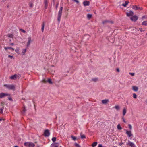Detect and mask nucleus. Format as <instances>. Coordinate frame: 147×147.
Returning <instances> with one entry per match:
<instances>
[{"mask_svg": "<svg viewBox=\"0 0 147 147\" xmlns=\"http://www.w3.org/2000/svg\"><path fill=\"white\" fill-rule=\"evenodd\" d=\"M24 145L27 147H34L35 146L34 143L30 142H26L24 143Z\"/></svg>", "mask_w": 147, "mask_h": 147, "instance_id": "f257e3e1", "label": "nucleus"}, {"mask_svg": "<svg viewBox=\"0 0 147 147\" xmlns=\"http://www.w3.org/2000/svg\"><path fill=\"white\" fill-rule=\"evenodd\" d=\"M63 9V8L62 7H61L58 13V20L59 22L60 21V18L62 15Z\"/></svg>", "mask_w": 147, "mask_h": 147, "instance_id": "f03ea898", "label": "nucleus"}, {"mask_svg": "<svg viewBox=\"0 0 147 147\" xmlns=\"http://www.w3.org/2000/svg\"><path fill=\"white\" fill-rule=\"evenodd\" d=\"M4 86L6 87L7 88L10 90H14L15 89V86L13 85H8L5 84L4 85Z\"/></svg>", "mask_w": 147, "mask_h": 147, "instance_id": "7ed1b4c3", "label": "nucleus"}, {"mask_svg": "<svg viewBox=\"0 0 147 147\" xmlns=\"http://www.w3.org/2000/svg\"><path fill=\"white\" fill-rule=\"evenodd\" d=\"M27 40L28 41L27 42L26 46L27 47H29L30 46V43L32 42L33 40L32 39L31 37L30 36L28 38Z\"/></svg>", "mask_w": 147, "mask_h": 147, "instance_id": "20e7f679", "label": "nucleus"}, {"mask_svg": "<svg viewBox=\"0 0 147 147\" xmlns=\"http://www.w3.org/2000/svg\"><path fill=\"white\" fill-rule=\"evenodd\" d=\"M127 145L129 146L130 147H136V146L133 142L128 140V142L126 143Z\"/></svg>", "mask_w": 147, "mask_h": 147, "instance_id": "39448f33", "label": "nucleus"}, {"mask_svg": "<svg viewBox=\"0 0 147 147\" xmlns=\"http://www.w3.org/2000/svg\"><path fill=\"white\" fill-rule=\"evenodd\" d=\"M138 17L136 15L132 16L130 18L131 20L134 22L136 21L138 19Z\"/></svg>", "mask_w": 147, "mask_h": 147, "instance_id": "423d86ee", "label": "nucleus"}, {"mask_svg": "<svg viewBox=\"0 0 147 147\" xmlns=\"http://www.w3.org/2000/svg\"><path fill=\"white\" fill-rule=\"evenodd\" d=\"M50 133L49 130L48 129L46 130L44 132V135L45 136L47 137L49 136Z\"/></svg>", "mask_w": 147, "mask_h": 147, "instance_id": "0eeeda50", "label": "nucleus"}, {"mask_svg": "<svg viewBox=\"0 0 147 147\" xmlns=\"http://www.w3.org/2000/svg\"><path fill=\"white\" fill-rule=\"evenodd\" d=\"M133 12L131 11H129L127 13V15L128 17H131L133 16Z\"/></svg>", "mask_w": 147, "mask_h": 147, "instance_id": "6e6552de", "label": "nucleus"}, {"mask_svg": "<svg viewBox=\"0 0 147 147\" xmlns=\"http://www.w3.org/2000/svg\"><path fill=\"white\" fill-rule=\"evenodd\" d=\"M18 77V76L17 74H14L10 76L9 78L12 80H16L17 79Z\"/></svg>", "mask_w": 147, "mask_h": 147, "instance_id": "1a4fd4ad", "label": "nucleus"}, {"mask_svg": "<svg viewBox=\"0 0 147 147\" xmlns=\"http://www.w3.org/2000/svg\"><path fill=\"white\" fill-rule=\"evenodd\" d=\"M8 95V94H7L1 93H0V98H1Z\"/></svg>", "mask_w": 147, "mask_h": 147, "instance_id": "9d476101", "label": "nucleus"}, {"mask_svg": "<svg viewBox=\"0 0 147 147\" xmlns=\"http://www.w3.org/2000/svg\"><path fill=\"white\" fill-rule=\"evenodd\" d=\"M132 7L133 9L136 10L138 9H142V8L140 7H137L136 6V5H133L132 6Z\"/></svg>", "mask_w": 147, "mask_h": 147, "instance_id": "9b49d317", "label": "nucleus"}, {"mask_svg": "<svg viewBox=\"0 0 147 147\" xmlns=\"http://www.w3.org/2000/svg\"><path fill=\"white\" fill-rule=\"evenodd\" d=\"M132 89L134 91L137 92L138 90V87L137 86H133L132 87Z\"/></svg>", "mask_w": 147, "mask_h": 147, "instance_id": "f8f14e48", "label": "nucleus"}, {"mask_svg": "<svg viewBox=\"0 0 147 147\" xmlns=\"http://www.w3.org/2000/svg\"><path fill=\"white\" fill-rule=\"evenodd\" d=\"M126 133L127 134L128 136L129 137H131L132 135L131 131H128L127 130H126Z\"/></svg>", "mask_w": 147, "mask_h": 147, "instance_id": "ddd939ff", "label": "nucleus"}, {"mask_svg": "<svg viewBox=\"0 0 147 147\" xmlns=\"http://www.w3.org/2000/svg\"><path fill=\"white\" fill-rule=\"evenodd\" d=\"M127 111V108L126 107H124L123 109V115L124 116L126 114Z\"/></svg>", "mask_w": 147, "mask_h": 147, "instance_id": "4468645a", "label": "nucleus"}, {"mask_svg": "<svg viewBox=\"0 0 147 147\" xmlns=\"http://www.w3.org/2000/svg\"><path fill=\"white\" fill-rule=\"evenodd\" d=\"M90 2L89 1H84L83 2V4L84 6H88L89 5Z\"/></svg>", "mask_w": 147, "mask_h": 147, "instance_id": "2eb2a0df", "label": "nucleus"}, {"mask_svg": "<svg viewBox=\"0 0 147 147\" xmlns=\"http://www.w3.org/2000/svg\"><path fill=\"white\" fill-rule=\"evenodd\" d=\"M109 102L108 99H105L102 101V103L104 104H106Z\"/></svg>", "mask_w": 147, "mask_h": 147, "instance_id": "dca6fc26", "label": "nucleus"}, {"mask_svg": "<svg viewBox=\"0 0 147 147\" xmlns=\"http://www.w3.org/2000/svg\"><path fill=\"white\" fill-rule=\"evenodd\" d=\"M45 4V9H47L48 6V2L47 0H45L44 1Z\"/></svg>", "mask_w": 147, "mask_h": 147, "instance_id": "f3484780", "label": "nucleus"}, {"mask_svg": "<svg viewBox=\"0 0 147 147\" xmlns=\"http://www.w3.org/2000/svg\"><path fill=\"white\" fill-rule=\"evenodd\" d=\"M129 3V1H125V3H123L122 4V5L124 7H126V6L128 5Z\"/></svg>", "mask_w": 147, "mask_h": 147, "instance_id": "a211bd4d", "label": "nucleus"}, {"mask_svg": "<svg viewBox=\"0 0 147 147\" xmlns=\"http://www.w3.org/2000/svg\"><path fill=\"white\" fill-rule=\"evenodd\" d=\"M114 108L117 111H119L120 109V107L119 105H116L114 107Z\"/></svg>", "mask_w": 147, "mask_h": 147, "instance_id": "6ab92c4d", "label": "nucleus"}, {"mask_svg": "<svg viewBox=\"0 0 147 147\" xmlns=\"http://www.w3.org/2000/svg\"><path fill=\"white\" fill-rule=\"evenodd\" d=\"M4 49L6 50L7 49L12 50L13 51L14 50V48H11V47H4Z\"/></svg>", "mask_w": 147, "mask_h": 147, "instance_id": "aec40b11", "label": "nucleus"}, {"mask_svg": "<svg viewBox=\"0 0 147 147\" xmlns=\"http://www.w3.org/2000/svg\"><path fill=\"white\" fill-rule=\"evenodd\" d=\"M97 144V142H94L92 145V147H95Z\"/></svg>", "mask_w": 147, "mask_h": 147, "instance_id": "412c9836", "label": "nucleus"}, {"mask_svg": "<svg viewBox=\"0 0 147 147\" xmlns=\"http://www.w3.org/2000/svg\"><path fill=\"white\" fill-rule=\"evenodd\" d=\"M109 22L111 23H113L112 22L109 21H108L107 20H105L104 21L102 22V23L103 24H104L106 23H109Z\"/></svg>", "mask_w": 147, "mask_h": 147, "instance_id": "4be33fe9", "label": "nucleus"}, {"mask_svg": "<svg viewBox=\"0 0 147 147\" xmlns=\"http://www.w3.org/2000/svg\"><path fill=\"white\" fill-rule=\"evenodd\" d=\"M26 49H23L22 50V55H25V53L26 52Z\"/></svg>", "mask_w": 147, "mask_h": 147, "instance_id": "5701e85b", "label": "nucleus"}, {"mask_svg": "<svg viewBox=\"0 0 147 147\" xmlns=\"http://www.w3.org/2000/svg\"><path fill=\"white\" fill-rule=\"evenodd\" d=\"M92 17V15L90 14H88L87 15V17L88 19H90Z\"/></svg>", "mask_w": 147, "mask_h": 147, "instance_id": "b1692460", "label": "nucleus"}, {"mask_svg": "<svg viewBox=\"0 0 147 147\" xmlns=\"http://www.w3.org/2000/svg\"><path fill=\"white\" fill-rule=\"evenodd\" d=\"M142 25L147 26V21H144L142 24Z\"/></svg>", "mask_w": 147, "mask_h": 147, "instance_id": "393cba45", "label": "nucleus"}, {"mask_svg": "<svg viewBox=\"0 0 147 147\" xmlns=\"http://www.w3.org/2000/svg\"><path fill=\"white\" fill-rule=\"evenodd\" d=\"M117 128L119 130H121L122 129V128L121 127L120 124L118 125L117 126Z\"/></svg>", "mask_w": 147, "mask_h": 147, "instance_id": "a878e982", "label": "nucleus"}, {"mask_svg": "<svg viewBox=\"0 0 147 147\" xmlns=\"http://www.w3.org/2000/svg\"><path fill=\"white\" fill-rule=\"evenodd\" d=\"M20 49L18 47H17L15 50V52L16 53H18L19 52Z\"/></svg>", "mask_w": 147, "mask_h": 147, "instance_id": "bb28decb", "label": "nucleus"}, {"mask_svg": "<svg viewBox=\"0 0 147 147\" xmlns=\"http://www.w3.org/2000/svg\"><path fill=\"white\" fill-rule=\"evenodd\" d=\"M133 96L134 98L136 99L137 98V96L135 93H133Z\"/></svg>", "mask_w": 147, "mask_h": 147, "instance_id": "cd10ccee", "label": "nucleus"}, {"mask_svg": "<svg viewBox=\"0 0 147 147\" xmlns=\"http://www.w3.org/2000/svg\"><path fill=\"white\" fill-rule=\"evenodd\" d=\"M44 26H45V24H44L43 23L42 24V32H43L44 28Z\"/></svg>", "mask_w": 147, "mask_h": 147, "instance_id": "c85d7f7f", "label": "nucleus"}, {"mask_svg": "<svg viewBox=\"0 0 147 147\" xmlns=\"http://www.w3.org/2000/svg\"><path fill=\"white\" fill-rule=\"evenodd\" d=\"M56 138L55 137H53L52 139V140L53 142H54L56 141Z\"/></svg>", "mask_w": 147, "mask_h": 147, "instance_id": "c756f323", "label": "nucleus"}, {"mask_svg": "<svg viewBox=\"0 0 147 147\" xmlns=\"http://www.w3.org/2000/svg\"><path fill=\"white\" fill-rule=\"evenodd\" d=\"M47 82L50 84H52V82L51 80L50 79H49L48 80Z\"/></svg>", "mask_w": 147, "mask_h": 147, "instance_id": "7c9ffc66", "label": "nucleus"}, {"mask_svg": "<svg viewBox=\"0 0 147 147\" xmlns=\"http://www.w3.org/2000/svg\"><path fill=\"white\" fill-rule=\"evenodd\" d=\"M81 138L82 139L85 138V136L84 135H81Z\"/></svg>", "mask_w": 147, "mask_h": 147, "instance_id": "2f4dec72", "label": "nucleus"}, {"mask_svg": "<svg viewBox=\"0 0 147 147\" xmlns=\"http://www.w3.org/2000/svg\"><path fill=\"white\" fill-rule=\"evenodd\" d=\"M128 127H129V129L130 130H131L132 129V127L131 124H128Z\"/></svg>", "mask_w": 147, "mask_h": 147, "instance_id": "473e14b6", "label": "nucleus"}, {"mask_svg": "<svg viewBox=\"0 0 147 147\" xmlns=\"http://www.w3.org/2000/svg\"><path fill=\"white\" fill-rule=\"evenodd\" d=\"M8 37L10 38H13V35L12 34H9L8 36Z\"/></svg>", "mask_w": 147, "mask_h": 147, "instance_id": "72a5a7b5", "label": "nucleus"}, {"mask_svg": "<svg viewBox=\"0 0 147 147\" xmlns=\"http://www.w3.org/2000/svg\"><path fill=\"white\" fill-rule=\"evenodd\" d=\"M71 138H72V139L74 140H75L76 139V137H74V136H71Z\"/></svg>", "mask_w": 147, "mask_h": 147, "instance_id": "f704fd0d", "label": "nucleus"}, {"mask_svg": "<svg viewBox=\"0 0 147 147\" xmlns=\"http://www.w3.org/2000/svg\"><path fill=\"white\" fill-rule=\"evenodd\" d=\"M3 107H2V108H1L0 112L1 113H3Z\"/></svg>", "mask_w": 147, "mask_h": 147, "instance_id": "c9c22d12", "label": "nucleus"}, {"mask_svg": "<svg viewBox=\"0 0 147 147\" xmlns=\"http://www.w3.org/2000/svg\"><path fill=\"white\" fill-rule=\"evenodd\" d=\"M139 30L141 32H144L145 31V30H143L141 28H139Z\"/></svg>", "mask_w": 147, "mask_h": 147, "instance_id": "e433bc0d", "label": "nucleus"}, {"mask_svg": "<svg viewBox=\"0 0 147 147\" xmlns=\"http://www.w3.org/2000/svg\"><path fill=\"white\" fill-rule=\"evenodd\" d=\"M122 119L123 121V122H124L125 123H126V121H125V119L123 117H122Z\"/></svg>", "mask_w": 147, "mask_h": 147, "instance_id": "4c0bfd02", "label": "nucleus"}, {"mask_svg": "<svg viewBox=\"0 0 147 147\" xmlns=\"http://www.w3.org/2000/svg\"><path fill=\"white\" fill-rule=\"evenodd\" d=\"M75 146L76 147H80V145L77 143H75Z\"/></svg>", "mask_w": 147, "mask_h": 147, "instance_id": "58836bf2", "label": "nucleus"}, {"mask_svg": "<svg viewBox=\"0 0 147 147\" xmlns=\"http://www.w3.org/2000/svg\"><path fill=\"white\" fill-rule=\"evenodd\" d=\"M129 74L132 76H134L135 74L134 73H129Z\"/></svg>", "mask_w": 147, "mask_h": 147, "instance_id": "ea45409f", "label": "nucleus"}, {"mask_svg": "<svg viewBox=\"0 0 147 147\" xmlns=\"http://www.w3.org/2000/svg\"><path fill=\"white\" fill-rule=\"evenodd\" d=\"M30 6L31 7H33V4L32 3H30L29 4Z\"/></svg>", "mask_w": 147, "mask_h": 147, "instance_id": "a19ab883", "label": "nucleus"}, {"mask_svg": "<svg viewBox=\"0 0 147 147\" xmlns=\"http://www.w3.org/2000/svg\"><path fill=\"white\" fill-rule=\"evenodd\" d=\"M8 57L10 58L11 59L13 57V56H11V55H9L8 56Z\"/></svg>", "mask_w": 147, "mask_h": 147, "instance_id": "79ce46f5", "label": "nucleus"}, {"mask_svg": "<svg viewBox=\"0 0 147 147\" xmlns=\"http://www.w3.org/2000/svg\"><path fill=\"white\" fill-rule=\"evenodd\" d=\"M92 80H93V81H97V79H96V78H95V79H92Z\"/></svg>", "mask_w": 147, "mask_h": 147, "instance_id": "37998d69", "label": "nucleus"}, {"mask_svg": "<svg viewBox=\"0 0 147 147\" xmlns=\"http://www.w3.org/2000/svg\"><path fill=\"white\" fill-rule=\"evenodd\" d=\"M98 147H102V146L101 144H99L98 145Z\"/></svg>", "mask_w": 147, "mask_h": 147, "instance_id": "c03bdc74", "label": "nucleus"}, {"mask_svg": "<svg viewBox=\"0 0 147 147\" xmlns=\"http://www.w3.org/2000/svg\"><path fill=\"white\" fill-rule=\"evenodd\" d=\"M145 18H146L145 16H143L142 17V19L143 20V19H145Z\"/></svg>", "mask_w": 147, "mask_h": 147, "instance_id": "a18cd8bd", "label": "nucleus"}, {"mask_svg": "<svg viewBox=\"0 0 147 147\" xmlns=\"http://www.w3.org/2000/svg\"><path fill=\"white\" fill-rule=\"evenodd\" d=\"M58 5H59L58 3L56 5V9H57L58 8Z\"/></svg>", "mask_w": 147, "mask_h": 147, "instance_id": "49530a36", "label": "nucleus"}, {"mask_svg": "<svg viewBox=\"0 0 147 147\" xmlns=\"http://www.w3.org/2000/svg\"><path fill=\"white\" fill-rule=\"evenodd\" d=\"M123 144V143H120L119 144V145L120 146H121Z\"/></svg>", "mask_w": 147, "mask_h": 147, "instance_id": "de8ad7c7", "label": "nucleus"}, {"mask_svg": "<svg viewBox=\"0 0 147 147\" xmlns=\"http://www.w3.org/2000/svg\"><path fill=\"white\" fill-rule=\"evenodd\" d=\"M117 71L118 72H119V71H120V70H119V68H117Z\"/></svg>", "mask_w": 147, "mask_h": 147, "instance_id": "09e8293b", "label": "nucleus"}, {"mask_svg": "<svg viewBox=\"0 0 147 147\" xmlns=\"http://www.w3.org/2000/svg\"><path fill=\"white\" fill-rule=\"evenodd\" d=\"M22 30V31L23 32H24V33H25V32H26L24 30Z\"/></svg>", "mask_w": 147, "mask_h": 147, "instance_id": "8fccbe9b", "label": "nucleus"}, {"mask_svg": "<svg viewBox=\"0 0 147 147\" xmlns=\"http://www.w3.org/2000/svg\"><path fill=\"white\" fill-rule=\"evenodd\" d=\"M23 112H24L26 111V109L25 108H24V109H23Z\"/></svg>", "mask_w": 147, "mask_h": 147, "instance_id": "3c124183", "label": "nucleus"}, {"mask_svg": "<svg viewBox=\"0 0 147 147\" xmlns=\"http://www.w3.org/2000/svg\"><path fill=\"white\" fill-rule=\"evenodd\" d=\"M89 36L88 35H86L85 36V37H88Z\"/></svg>", "mask_w": 147, "mask_h": 147, "instance_id": "603ef678", "label": "nucleus"}, {"mask_svg": "<svg viewBox=\"0 0 147 147\" xmlns=\"http://www.w3.org/2000/svg\"><path fill=\"white\" fill-rule=\"evenodd\" d=\"M10 44L12 45H14V44L13 43H11Z\"/></svg>", "mask_w": 147, "mask_h": 147, "instance_id": "864d4df0", "label": "nucleus"}, {"mask_svg": "<svg viewBox=\"0 0 147 147\" xmlns=\"http://www.w3.org/2000/svg\"><path fill=\"white\" fill-rule=\"evenodd\" d=\"M14 147H18L17 146H15Z\"/></svg>", "mask_w": 147, "mask_h": 147, "instance_id": "5fc2aeb1", "label": "nucleus"}, {"mask_svg": "<svg viewBox=\"0 0 147 147\" xmlns=\"http://www.w3.org/2000/svg\"><path fill=\"white\" fill-rule=\"evenodd\" d=\"M9 100H11V98H9Z\"/></svg>", "mask_w": 147, "mask_h": 147, "instance_id": "6e6d98bb", "label": "nucleus"}, {"mask_svg": "<svg viewBox=\"0 0 147 147\" xmlns=\"http://www.w3.org/2000/svg\"><path fill=\"white\" fill-rule=\"evenodd\" d=\"M54 147H58V146H55Z\"/></svg>", "mask_w": 147, "mask_h": 147, "instance_id": "4d7b16f0", "label": "nucleus"}, {"mask_svg": "<svg viewBox=\"0 0 147 147\" xmlns=\"http://www.w3.org/2000/svg\"><path fill=\"white\" fill-rule=\"evenodd\" d=\"M1 120H2V119H0V121H1Z\"/></svg>", "mask_w": 147, "mask_h": 147, "instance_id": "13d9d810", "label": "nucleus"}, {"mask_svg": "<svg viewBox=\"0 0 147 147\" xmlns=\"http://www.w3.org/2000/svg\"><path fill=\"white\" fill-rule=\"evenodd\" d=\"M113 147H117V146H113Z\"/></svg>", "mask_w": 147, "mask_h": 147, "instance_id": "bf43d9fd", "label": "nucleus"}, {"mask_svg": "<svg viewBox=\"0 0 147 147\" xmlns=\"http://www.w3.org/2000/svg\"><path fill=\"white\" fill-rule=\"evenodd\" d=\"M146 35H147V33L146 34Z\"/></svg>", "mask_w": 147, "mask_h": 147, "instance_id": "052dcab7", "label": "nucleus"}]
</instances>
